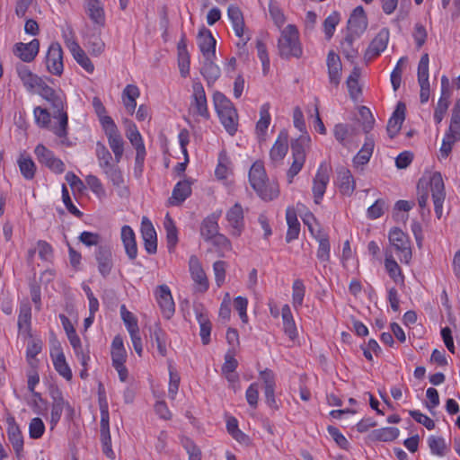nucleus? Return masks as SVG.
<instances>
[{
    "label": "nucleus",
    "instance_id": "nucleus-1",
    "mask_svg": "<svg viewBox=\"0 0 460 460\" xmlns=\"http://www.w3.org/2000/svg\"><path fill=\"white\" fill-rule=\"evenodd\" d=\"M294 126L302 133L296 139L291 142V152L293 162L289 167L287 177L288 183L293 181L296 175L302 170L305 162V150L309 147L311 138L306 132L304 114L299 107H296L293 111Z\"/></svg>",
    "mask_w": 460,
    "mask_h": 460
},
{
    "label": "nucleus",
    "instance_id": "nucleus-2",
    "mask_svg": "<svg viewBox=\"0 0 460 460\" xmlns=\"http://www.w3.org/2000/svg\"><path fill=\"white\" fill-rule=\"evenodd\" d=\"M36 93L50 103L53 109V118L58 119V124L51 127V131L58 137L66 138L68 135V115L64 110L66 102L64 93L53 89L45 82Z\"/></svg>",
    "mask_w": 460,
    "mask_h": 460
},
{
    "label": "nucleus",
    "instance_id": "nucleus-3",
    "mask_svg": "<svg viewBox=\"0 0 460 460\" xmlns=\"http://www.w3.org/2000/svg\"><path fill=\"white\" fill-rule=\"evenodd\" d=\"M428 184L430 187L436 217L440 219L443 215V204L446 199L445 184L441 173L438 172H433L429 181L423 178L420 179L418 182V203L421 208H425L428 205L429 192L425 190L420 193V188L424 189Z\"/></svg>",
    "mask_w": 460,
    "mask_h": 460
},
{
    "label": "nucleus",
    "instance_id": "nucleus-4",
    "mask_svg": "<svg viewBox=\"0 0 460 460\" xmlns=\"http://www.w3.org/2000/svg\"><path fill=\"white\" fill-rule=\"evenodd\" d=\"M248 176L252 188L261 199L270 201L279 197V185L269 181L262 162H254L250 168Z\"/></svg>",
    "mask_w": 460,
    "mask_h": 460
},
{
    "label": "nucleus",
    "instance_id": "nucleus-5",
    "mask_svg": "<svg viewBox=\"0 0 460 460\" xmlns=\"http://www.w3.org/2000/svg\"><path fill=\"white\" fill-rule=\"evenodd\" d=\"M213 102L219 120L226 132L234 136L238 129V113L232 102L221 92H215Z\"/></svg>",
    "mask_w": 460,
    "mask_h": 460
},
{
    "label": "nucleus",
    "instance_id": "nucleus-6",
    "mask_svg": "<svg viewBox=\"0 0 460 460\" xmlns=\"http://www.w3.org/2000/svg\"><path fill=\"white\" fill-rule=\"evenodd\" d=\"M278 48L282 58L294 57L298 58L302 56L303 50L299 41V32L296 25L288 24L281 31Z\"/></svg>",
    "mask_w": 460,
    "mask_h": 460
},
{
    "label": "nucleus",
    "instance_id": "nucleus-7",
    "mask_svg": "<svg viewBox=\"0 0 460 460\" xmlns=\"http://www.w3.org/2000/svg\"><path fill=\"white\" fill-rule=\"evenodd\" d=\"M189 112L193 117L206 120L210 118L205 89L199 81H194L192 84Z\"/></svg>",
    "mask_w": 460,
    "mask_h": 460
},
{
    "label": "nucleus",
    "instance_id": "nucleus-8",
    "mask_svg": "<svg viewBox=\"0 0 460 460\" xmlns=\"http://www.w3.org/2000/svg\"><path fill=\"white\" fill-rule=\"evenodd\" d=\"M388 238L401 262L409 263L412 253L408 235L400 228L394 227L389 231Z\"/></svg>",
    "mask_w": 460,
    "mask_h": 460
},
{
    "label": "nucleus",
    "instance_id": "nucleus-9",
    "mask_svg": "<svg viewBox=\"0 0 460 460\" xmlns=\"http://www.w3.org/2000/svg\"><path fill=\"white\" fill-rule=\"evenodd\" d=\"M34 154L38 162L49 169L52 172L61 174L65 172L66 166L63 161L58 158L53 151L47 148L44 145L39 144L34 149Z\"/></svg>",
    "mask_w": 460,
    "mask_h": 460
},
{
    "label": "nucleus",
    "instance_id": "nucleus-10",
    "mask_svg": "<svg viewBox=\"0 0 460 460\" xmlns=\"http://www.w3.org/2000/svg\"><path fill=\"white\" fill-rule=\"evenodd\" d=\"M227 17L232 23L234 34L243 45H245L251 40V35L246 30L243 12L237 5L231 4L227 8Z\"/></svg>",
    "mask_w": 460,
    "mask_h": 460
},
{
    "label": "nucleus",
    "instance_id": "nucleus-11",
    "mask_svg": "<svg viewBox=\"0 0 460 460\" xmlns=\"http://www.w3.org/2000/svg\"><path fill=\"white\" fill-rule=\"evenodd\" d=\"M128 123V128L126 131V137L136 149V166L141 168L144 164L146 158V147L140 132L137 126L132 121H126Z\"/></svg>",
    "mask_w": 460,
    "mask_h": 460
},
{
    "label": "nucleus",
    "instance_id": "nucleus-12",
    "mask_svg": "<svg viewBox=\"0 0 460 460\" xmlns=\"http://www.w3.org/2000/svg\"><path fill=\"white\" fill-rule=\"evenodd\" d=\"M15 70L23 87L30 93H35L45 82L41 77L34 74L28 66L22 63H17Z\"/></svg>",
    "mask_w": 460,
    "mask_h": 460
},
{
    "label": "nucleus",
    "instance_id": "nucleus-13",
    "mask_svg": "<svg viewBox=\"0 0 460 460\" xmlns=\"http://www.w3.org/2000/svg\"><path fill=\"white\" fill-rule=\"evenodd\" d=\"M229 226V233L234 237H239L244 230V214L242 205L234 203L226 213Z\"/></svg>",
    "mask_w": 460,
    "mask_h": 460
},
{
    "label": "nucleus",
    "instance_id": "nucleus-14",
    "mask_svg": "<svg viewBox=\"0 0 460 460\" xmlns=\"http://www.w3.org/2000/svg\"><path fill=\"white\" fill-rule=\"evenodd\" d=\"M101 420H100V431H101V441L102 445L103 453L110 458L114 457V452L111 447V438L110 433V415L108 404H101Z\"/></svg>",
    "mask_w": 460,
    "mask_h": 460
},
{
    "label": "nucleus",
    "instance_id": "nucleus-15",
    "mask_svg": "<svg viewBox=\"0 0 460 460\" xmlns=\"http://www.w3.org/2000/svg\"><path fill=\"white\" fill-rule=\"evenodd\" d=\"M46 66L54 75H61L64 70L63 50L58 42H52L46 55Z\"/></svg>",
    "mask_w": 460,
    "mask_h": 460
},
{
    "label": "nucleus",
    "instance_id": "nucleus-16",
    "mask_svg": "<svg viewBox=\"0 0 460 460\" xmlns=\"http://www.w3.org/2000/svg\"><path fill=\"white\" fill-rule=\"evenodd\" d=\"M155 295L164 317L171 319L175 312V304L169 287L165 284L159 285Z\"/></svg>",
    "mask_w": 460,
    "mask_h": 460
},
{
    "label": "nucleus",
    "instance_id": "nucleus-17",
    "mask_svg": "<svg viewBox=\"0 0 460 460\" xmlns=\"http://www.w3.org/2000/svg\"><path fill=\"white\" fill-rule=\"evenodd\" d=\"M189 270L192 280L196 285V290L201 293L208 289L209 283L207 275L201 266L199 258L191 255L189 260Z\"/></svg>",
    "mask_w": 460,
    "mask_h": 460
},
{
    "label": "nucleus",
    "instance_id": "nucleus-18",
    "mask_svg": "<svg viewBox=\"0 0 460 460\" xmlns=\"http://www.w3.org/2000/svg\"><path fill=\"white\" fill-rule=\"evenodd\" d=\"M108 138V144L114 154V161L119 164L124 153V141L116 124L102 128Z\"/></svg>",
    "mask_w": 460,
    "mask_h": 460
},
{
    "label": "nucleus",
    "instance_id": "nucleus-19",
    "mask_svg": "<svg viewBox=\"0 0 460 460\" xmlns=\"http://www.w3.org/2000/svg\"><path fill=\"white\" fill-rule=\"evenodd\" d=\"M330 181V172L328 168L323 164L318 168L316 174L313 180L312 191L314 200L316 204H320L326 191L327 185Z\"/></svg>",
    "mask_w": 460,
    "mask_h": 460
},
{
    "label": "nucleus",
    "instance_id": "nucleus-20",
    "mask_svg": "<svg viewBox=\"0 0 460 460\" xmlns=\"http://www.w3.org/2000/svg\"><path fill=\"white\" fill-rule=\"evenodd\" d=\"M102 172L117 190L119 197L128 198L129 196V189L125 185L122 171L117 164L103 170Z\"/></svg>",
    "mask_w": 460,
    "mask_h": 460
},
{
    "label": "nucleus",
    "instance_id": "nucleus-21",
    "mask_svg": "<svg viewBox=\"0 0 460 460\" xmlns=\"http://www.w3.org/2000/svg\"><path fill=\"white\" fill-rule=\"evenodd\" d=\"M102 172L117 190L119 197L128 198L129 196V189L125 185L122 171L117 164L103 170Z\"/></svg>",
    "mask_w": 460,
    "mask_h": 460
},
{
    "label": "nucleus",
    "instance_id": "nucleus-22",
    "mask_svg": "<svg viewBox=\"0 0 460 460\" xmlns=\"http://www.w3.org/2000/svg\"><path fill=\"white\" fill-rule=\"evenodd\" d=\"M40 50V41L33 39L29 43L18 42L13 46V52L22 61L30 63L35 59Z\"/></svg>",
    "mask_w": 460,
    "mask_h": 460
},
{
    "label": "nucleus",
    "instance_id": "nucleus-23",
    "mask_svg": "<svg viewBox=\"0 0 460 460\" xmlns=\"http://www.w3.org/2000/svg\"><path fill=\"white\" fill-rule=\"evenodd\" d=\"M141 234L146 252L148 254H155L157 251L156 232L153 224L146 217H142Z\"/></svg>",
    "mask_w": 460,
    "mask_h": 460
},
{
    "label": "nucleus",
    "instance_id": "nucleus-24",
    "mask_svg": "<svg viewBox=\"0 0 460 460\" xmlns=\"http://www.w3.org/2000/svg\"><path fill=\"white\" fill-rule=\"evenodd\" d=\"M288 150V135L286 131H280L273 146L270 151V162L274 165L282 163Z\"/></svg>",
    "mask_w": 460,
    "mask_h": 460
},
{
    "label": "nucleus",
    "instance_id": "nucleus-25",
    "mask_svg": "<svg viewBox=\"0 0 460 460\" xmlns=\"http://www.w3.org/2000/svg\"><path fill=\"white\" fill-rule=\"evenodd\" d=\"M7 422V436L10 443L18 458L22 456L23 452V437L22 431L13 417L6 420Z\"/></svg>",
    "mask_w": 460,
    "mask_h": 460
},
{
    "label": "nucleus",
    "instance_id": "nucleus-26",
    "mask_svg": "<svg viewBox=\"0 0 460 460\" xmlns=\"http://www.w3.org/2000/svg\"><path fill=\"white\" fill-rule=\"evenodd\" d=\"M349 30L357 37H359L367 28V18L364 8L357 6L351 13L348 22Z\"/></svg>",
    "mask_w": 460,
    "mask_h": 460
},
{
    "label": "nucleus",
    "instance_id": "nucleus-27",
    "mask_svg": "<svg viewBox=\"0 0 460 460\" xmlns=\"http://www.w3.org/2000/svg\"><path fill=\"white\" fill-rule=\"evenodd\" d=\"M98 271L103 277H108L113 268L112 253L109 247L99 246L95 252Z\"/></svg>",
    "mask_w": 460,
    "mask_h": 460
},
{
    "label": "nucleus",
    "instance_id": "nucleus-28",
    "mask_svg": "<svg viewBox=\"0 0 460 460\" xmlns=\"http://www.w3.org/2000/svg\"><path fill=\"white\" fill-rule=\"evenodd\" d=\"M445 141L454 146L455 143L460 140V102H457L453 110L450 119V125L448 130L446 132L443 138Z\"/></svg>",
    "mask_w": 460,
    "mask_h": 460
},
{
    "label": "nucleus",
    "instance_id": "nucleus-29",
    "mask_svg": "<svg viewBox=\"0 0 460 460\" xmlns=\"http://www.w3.org/2000/svg\"><path fill=\"white\" fill-rule=\"evenodd\" d=\"M198 45L204 57V59H209L216 57V40L209 30L204 28L199 31L198 35Z\"/></svg>",
    "mask_w": 460,
    "mask_h": 460
},
{
    "label": "nucleus",
    "instance_id": "nucleus-30",
    "mask_svg": "<svg viewBox=\"0 0 460 460\" xmlns=\"http://www.w3.org/2000/svg\"><path fill=\"white\" fill-rule=\"evenodd\" d=\"M389 41V31L386 28L382 29L369 44L366 58L371 59L379 56L387 47Z\"/></svg>",
    "mask_w": 460,
    "mask_h": 460
},
{
    "label": "nucleus",
    "instance_id": "nucleus-31",
    "mask_svg": "<svg viewBox=\"0 0 460 460\" xmlns=\"http://www.w3.org/2000/svg\"><path fill=\"white\" fill-rule=\"evenodd\" d=\"M221 212L212 213L203 219L200 225V235L206 242H209L219 233L218 219Z\"/></svg>",
    "mask_w": 460,
    "mask_h": 460
},
{
    "label": "nucleus",
    "instance_id": "nucleus-32",
    "mask_svg": "<svg viewBox=\"0 0 460 460\" xmlns=\"http://www.w3.org/2000/svg\"><path fill=\"white\" fill-rule=\"evenodd\" d=\"M191 181L190 180H183L178 181L172 192L169 199L171 206H179L185 201L191 194Z\"/></svg>",
    "mask_w": 460,
    "mask_h": 460
},
{
    "label": "nucleus",
    "instance_id": "nucleus-33",
    "mask_svg": "<svg viewBox=\"0 0 460 460\" xmlns=\"http://www.w3.org/2000/svg\"><path fill=\"white\" fill-rule=\"evenodd\" d=\"M405 104L398 102L395 111L389 119L386 130L391 138L394 137L400 131L402 122L405 119Z\"/></svg>",
    "mask_w": 460,
    "mask_h": 460
},
{
    "label": "nucleus",
    "instance_id": "nucleus-34",
    "mask_svg": "<svg viewBox=\"0 0 460 460\" xmlns=\"http://www.w3.org/2000/svg\"><path fill=\"white\" fill-rule=\"evenodd\" d=\"M327 66L330 83L338 86L341 82L342 65L339 55L334 51L328 53Z\"/></svg>",
    "mask_w": 460,
    "mask_h": 460
},
{
    "label": "nucleus",
    "instance_id": "nucleus-35",
    "mask_svg": "<svg viewBox=\"0 0 460 460\" xmlns=\"http://www.w3.org/2000/svg\"><path fill=\"white\" fill-rule=\"evenodd\" d=\"M120 237L128 257L130 260H135L137 256V246L133 229L129 226H123Z\"/></svg>",
    "mask_w": 460,
    "mask_h": 460
},
{
    "label": "nucleus",
    "instance_id": "nucleus-36",
    "mask_svg": "<svg viewBox=\"0 0 460 460\" xmlns=\"http://www.w3.org/2000/svg\"><path fill=\"white\" fill-rule=\"evenodd\" d=\"M338 186L342 195L350 196L354 192L356 182L349 169L341 167L338 170Z\"/></svg>",
    "mask_w": 460,
    "mask_h": 460
},
{
    "label": "nucleus",
    "instance_id": "nucleus-37",
    "mask_svg": "<svg viewBox=\"0 0 460 460\" xmlns=\"http://www.w3.org/2000/svg\"><path fill=\"white\" fill-rule=\"evenodd\" d=\"M85 8L87 15L93 23L100 26H104L105 13L100 0H86Z\"/></svg>",
    "mask_w": 460,
    "mask_h": 460
},
{
    "label": "nucleus",
    "instance_id": "nucleus-38",
    "mask_svg": "<svg viewBox=\"0 0 460 460\" xmlns=\"http://www.w3.org/2000/svg\"><path fill=\"white\" fill-rule=\"evenodd\" d=\"M140 95L139 88L136 84H128L122 91L121 99L128 114L133 115L137 107V99Z\"/></svg>",
    "mask_w": 460,
    "mask_h": 460
},
{
    "label": "nucleus",
    "instance_id": "nucleus-39",
    "mask_svg": "<svg viewBox=\"0 0 460 460\" xmlns=\"http://www.w3.org/2000/svg\"><path fill=\"white\" fill-rule=\"evenodd\" d=\"M314 236L318 242L316 257L325 267L331 259V244L329 237L326 234L321 233L320 231L317 234H314Z\"/></svg>",
    "mask_w": 460,
    "mask_h": 460
},
{
    "label": "nucleus",
    "instance_id": "nucleus-40",
    "mask_svg": "<svg viewBox=\"0 0 460 460\" xmlns=\"http://www.w3.org/2000/svg\"><path fill=\"white\" fill-rule=\"evenodd\" d=\"M69 51L71 52L75 60L89 74L93 73L94 66L91 59L88 58L84 50L78 43L71 42L69 44Z\"/></svg>",
    "mask_w": 460,
    "mask_h": 460
},
{
    "label": "nucleus",
    "instance_id": "nucleus-41",
    "mask_svg": "<svg viewBox=\"0 0 460 460\" xmlns=\"http://www.w3.org/2000/svg\"><path fill=\"white\" fill-rule=\"evenodd\" d=\"M283 331L291 341H295L298 335L296 325L288 305H284L281 309Z\"/></svg>",
    "mask_w": 460,
    "mask_h": 460
},
{
    "label": "nucleus",
    "instance_id": "nucleus-42",
    "mask_svg": "<svg viewBox=\"0 0 460 460\" xmlns=\"http://www.w3.org/2000/svg\"><path fill=\"white\" fill-rule=\"evenodd\" d=\"M375 142L373 138L367 137L363 146L353 158V164L358 168L367 164L373 154Z\"/></svg>",
    "mask_w": 460,
    "mask_h": 460
},
{
    "label": "nucleus",
    "instance_id": "nucleus-43",
    "mask_svg": "<svg viewBox=\"0 0 460 460\" xmlns=\"http://www.w3.org/2000/svg\"><path fill=\"white\" fill-rule=\"evenodd\" d=\"M286 220L288 226L286 234V242L290 243L298 238L300 232V223L293 208H288L287 209Z\"/></svg>",
    "mask_w": 460,
    "mask_h": 460
},
{
    "label": "nucleus",
    "instance_id": "nucleus-44",
    "mask_svg": "<svg viewBox=\"0 0 460 460\" xmlns=\"http://www.w3.org/2000/svg\"><path fill=\"white\" fill-rule=\"evenodd\" d=\"M427 443L433 456L444 457L450 451L449 445L442 437L431 435L428 438Z\"/></svg>",
    "mask_w": 460,
    "mask_h": 460
},
{
    "label": "nucleus",
    "instance_id": "nucleus-45",
    "mask_svg": "<svg viewBox=\"0 0 460 460\" xmlns=\"http://www.w3.org/2000/svg\"><path fill=\"white\" fill-rule=\"evenodd\" d=\"M111 355L112 366L117 364H125L127 359V352L124 348L123 339L117 335L111 342Z\"/></svg>",
    "mask_w": 460,
    "mask_h": 460
},
{
    "label": "nucleus",
    "instance_id": "nucleus-46",
    "mask_svg": "<svg viewBox=\"0 0 460 460\" xmlns=\"http://www.w3.org/2000/svg\"><path fill=\"white\" fill-rule=\"evenodd\" d=\"M214 58L204 59L203 66L200 69V73L208 85L213 84L221 75L219 66L213 62Z\"/></svg>",
    "mask_w": 460,
    "mask_h": 460
},
{
    "label": "nucleus",
    "instance_id": "nucleus-47",
    "mask_svg": "<svg viewBox=\"0 0 460 460\" xmlns=\"http://www.w3.org/2000/svg\"><path fill=\"white\" fill-rule=\"evenodd\" d=\"M196 318L199 324V335L204 345L210 342V333L212 324L208 314L202 311L196 310Z\"/></svg>",
    "mask_w": 460,
    "mask_h": 460
},
{
    "label": "nucleus",
    "instance_id": "nucleus-48",
    "mask_svg": "<svg viewBox=\"0 0 460 460\" xmlns=\"http://www.w3.org/2000/svg\"><path fill=\"white\" fill-rule=\"evenodd\" d=\"M95 155L98 160V164L102 171L117 164L116 163H112L113 157L111 152L102 142L96 143Z\"/></svg>",
    "mask_w": 460,
    "mask_h": 460
},
{
    "label": "nucleus",
    "instance_id": "nucleus-49",
    "mask_svg": "<svg viewBox=\"0 0 460 460\" xmlns=\"http://www.w3.org/2000/svg\"><path fill=\"white\" fill-rule=\"evenodd\" d=\"M17 164L22 175L26 180H32L36 173V164L30 156L21 155Z\"/></svg>",
    "mask_w": 460,
    "mask_h": 460
},
{
    "label": "nucleus",
    "instance_id": "nucleus-50",
    "mask_svg": "<svg viewBox=\"0 0 460 460\" xmlns=\"http://www.w3.org/2000/svg\"><path fill=\"white\" fill-rule=\"evenodd\" d=\"M164 226L166 231L167 246L169 251H172L178 243V230L172 218L170 217L169 215L165 217Z\"/></svg>",
    "mask_w": 460,
    "mask_h": 460
},
{
    "label": "nucleus",
    "instance_id": "nucleus-51",
    "mask_svg": "<svg viewBox=\"0 0 460 460\" xmlns=\"http://www.w3.org/2000/svg\"><path fill=\"white\" fill-rule=\"evenodd\" d=\"M93 107L94 109L96 115L98 116V119L102 128L109 127L110 125L115 124L112 118L107 115L106 108L99 97H93Z\"/></svg>",
    "mask_w": 460,
    "mask_h": 460
},
{
    "label": "nucleus",
    "instance_id": "nucleus-52",
    "mask_svg": "<svg viewBox=\"0 0 460 460\" xmlns=\"http://www.w3.org/2000/svg\"><path fill=\"white\" fill-rule=\"evenodd\" d=\"M385 267L390 278L395 283L404 286V276L402 273L400 266L392 257L385 258Z\"/></svg>",
    "mask_w": 460,
    "mask_h": 460
},
{
    "label": "nucleus",
    "instance_id": "nucleus-53",
    "mask_svg": "<svg viewBox=\"0 0 460 460\" xmlns=\"http://www.w3.org/2000/svg\"><path fill=\"white\" fill-rule=\"evenodd\" d=\"M305 286L302 279H296L292 285V304L296 310H298L304 302Z\"/></svg>",
    "mask_w": 460,
    "mask_h": 460
},
{
    "label": "nucleus",
    "instance_id": "nucleus-54",
    "mask_svg": "<svg viewBox=\"0 0 460 460\" xmlns=\"http://www.w3.org/2000/svg\"><path fill=\"white\" fill-rule=\"evenodd\" d=\"M270 123V104L264 103L260 109V119L256 123V132L263 137Z\"/></svg>",
    "mask_w": 460,
    "mask_h": 460
},
{
    "label": "nucleus",
    "instance_id": "nucleus-55",
    "mask_svg": "<svg viewBox=\"0 0 460 460\" xmlns=\"http://www.w3.org/2000/svg\"><path fill=\"white\" fill-rule=\"evenodd\" d=\"M151 338L155 341L159 354L164 357L167 353L165 332L159 325H155L151 332Z\"/></svg>",
    "mask_w": 460,
    "mask_h": 460
},
{
    "label": "nucleus",
    "instance_id": "nucleus-56",
    "mask_svg": "<svg viewBox=\"0 0 460 460\" xmlns=\"http://www.w3.org/2000/svg\"><path fill=\"white\" fill-rule=\"evenodd\" d=\"M54 367L57 372L67 381L72 379V371L66 361L63 352H59L53 360Z\"/></svg>",
    "mask_w": 460,
    "mask_h": 460
},
{
    "label": "nucleus",
    "instance_id": "nucleus-57",
    "mask_svg": "<svg viewBox=\"0 0 460 460\" xmlns=\"http://www.w3.org/2000/svg\"><path fill=\"white\" fill-rule=\"evenodd\" d=\"M33 115L36 121V124L43 128H49L51 130V127L55 125H51L50 123V113L45 108H41L40 106L35 107L33 110ZM58 124V121L56 122Z\"/></svg>",
    "mask_w": 460,
    "mask_h": 460
},
{
    "label": "nucleus",
    "instance_id": "nucleus-58",
    "mask_svg": "<svg viewBox=\"0 0 460 460\" xmlns=\"http://www.w3.org/2000/svg\"><path fill=\"white\" fill-rule=\"evenodd\" d=\"M226 429L228 433L239 443H246L248 437L239 429L238 421L234 417H229L226 420Z\"/></svg>",
    "mask_w": 460,
    "mask_h": 460
},
{
    "label": "nucleus",
    "instance_id": "nucleus-59",
    "mask_svg": "<svg viewBox=\"0 0 460 460\" xmlns=\"http://www.w3.org/2000/svg\"><path fill=\"white\" fill-rule=\"evenodd\" d=\"M42 349V342L40 341H31L28 343L26 349V358L31 367H37L38 359L36 356L40 353Z\"/></svg>",
    "mask_w": 460,
    "mask_h": 460
},
{
    "label": "nucleus",
    "instance_id": "nucleus-60",
    "mask_svg": "<svg viewBox=\"0 0 460 460\" xmlns=\"http://www.w3.org/2000/svg\"><path fill=\"white\" fill-rule=\"evenodd\" d=\"M355 129L347 124H336L333 128V134L338 142L346 146L347 139L354 133Z\"/></svg>",
    "mask_w": 460,
    "mask_h": 460
},
{
    "label": "nucleus",
    "instance_id": "nucleus-61",
    "mask_svg": "<svg viewBox=\"0 0 460 460\" xmlns=\"http://www.w3.org/2000/svg\"><path fill=\"white\" fill-rule=\"evenodd\" d=\"M85 182L93 193H94L99 199H102L106 196L105 189L97 176L93 174L87 175L85 177Z\"/></svg>",
    "mask_w": 460,
    "mask_h": 460
},
{
    "label": "nucleus",
    "instance_id": "nucleus-62",
    "mask_svg": "<svg viewBox=\"0 0 460 460\" xmlns=\"http://www.w3.org/2000/svg\"><path fill=\"white\" fill-rule=\"evenodd\" d=\"M407 58H401L391 73V84L394 91H397L402 83V66L406 64Z\"/></svg>",
    "mask_w": 460,
    "mask_h": 460
},
{
    "label": "nucleus",
    "instance_id": "nucleus-63",
    "mask_svg": "<svg viewBox=\"0 0 460 460\" xmlns=\"http://www.w3.org/2000/svg\"><path fill=\"white\" fill-rule=\"evenodd\" d=\"M385 209H387L385 200L378 199L367 208V217L372 220L377 219L384 215Z\"/></svg>",
    "mask_w": 460,
    "mask_h": 460
},
{
    "label": "nucleus",
    "instance_id": "nucleus-64",
    "mask_svg": "<svg viewBox=\"0 0 460 460\" xmlns=\"http://www.w3.org/2000/svg\"><path fill=\"white\" fill-rule=\"evenodd\" d=\"M120 314L129 333L139 330L135 315L128 311L124 305L120 306Z\"/></svg>",
    "mask_w": 460,
    "mask_h": 460
}]
</instances>
